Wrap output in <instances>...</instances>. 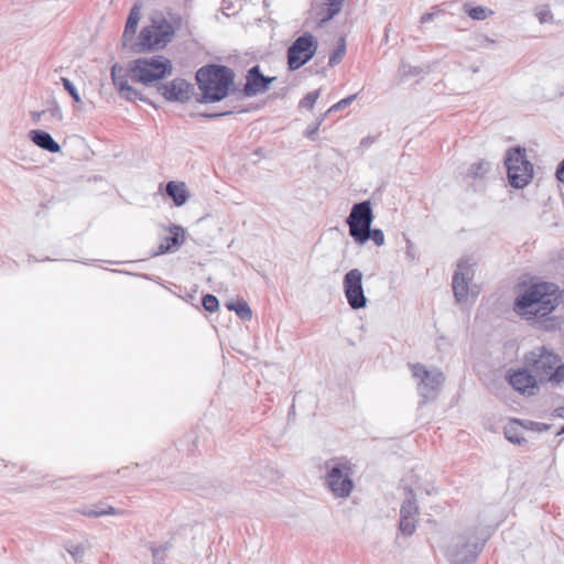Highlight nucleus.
<instances>
[{"mask_svg": "<svg viewBox=\"0 0 564 564\" xmlns=\"http://www.w3.org/2000/svg\"><path fill=\"white\" fill-rule=\"evenodd\" d=\"M561 291L550 282H541L528 288L516 300V311L520 315H534L544 317L558 305Z\"/></svg>", "mask_w": 564, "mask_h": 564, "instance_id": "1", "label": "nucleus"}, {"mask_svg": "<svg viewBox=\"0 0 564 564\" xmlns=\"http://www.w3.org/2000/svg\"><path fill=\"white\" fill-rule=\"evenodd\" d=\"M524 365L541 384L555 387L564 384V362L562 357L545 346L534 347L524 355Z\"/></svg>", "mask_w": 564, "mask_h": 564, "instance_id": "2", "label": "nucleus"}, {"mask_svg": "<svg viewBox=\"0 0 564 564\" xmlns=\"http://www.w3.org/2000/svg\"><path fill=\"white\" fill-rule=\"evenodd\" d=\"M235 79L234 72L223 65H208L200 67L196 73V80L203 97L202 102H216L227 97L229 87Z\"/></svg>", "mask_w": 564, "mask_h": 564, "instance_id": "3", "label": "nucleus"}, {"mask_svg": "<svg viewBox=\"0 0 564 564\" xmlns=\"http://www.w3.org/2000/svg\"><path fill=\"white\" fill-rule=\"evenodd\" d=\"M488 535L484 529L475 528L454 536L447 546L446 557L454 564L475 561L488 540Z\"/></svg>", "mask_w": 564, "mask_h": 564, "instance_id": "4", "label": "nucleus"}, {"mask_svg": "<svg viewBox=\"0 0 564 564\" xmlns=\"http://www.w3.org/2000/svg\"><path fill=\"white\" fill-rule=\"evenodd\" d=\"M324 485L335 498H348L355 484L351 464L344 458H332L325 462Z\"/></svg>", "mask_w": 564, "mask_h": 564, "instance_id": "5", "label": "nucleus"}, {"mask_svg": "<svg viewBox=\"0 0 564 564\" xmlns=\"http://www.w3.org/2000/svg\"><path fill=\"white\" fill-rule=\"evenodd\" d=\"M129 70L133 82L150 85L170 75L172 73V64L170 59L156 55L131 62Z\"/></svg>", "mask_w": 564, "mask_h": 564, "instance_id": "6", "label": "nucleus"}, {"mask_svg": "<svg viewBox=\"0 0 564 564\" xmlns=\"http://www.w3.org/2000/svg\"><path fill=\"white\" fill-rule=\"evenodd\" d=\"M174 36L173 26L163 21L159 24H152L141 30L138 42L131 47L135 53H143L147 51H158L166 46Z\"/></svg>", "mask_w": 564, "mask_h": 564, "instance_id": "7", "label": "nucleus"}, {"mask_svg": "<svg viewBox=\"0 0 564 564\" xmlns=\"http://www.w3.org/2000/svg\"><path fill=\"white\" fill-rule=\"evenodd\" d=\"M508 180L514 188H523L533 177V166L528 161L525 150L516 148L506 156Z\"/></svg>", "mask_w": 564, "mask_h": 564, "instance_id": "8", "label": "nucleus"}, {"mask_svg": "<svg viewBox=\"0 0 564 564\" xmlns=\"http://www.w3.org/2000/svg\"><path fill=\"white\" fill-rule=\"evenodd\" d=\"M318 41L315 35L304 32L288 48V66L296 70L310 62L316 54Z\"/></svg>", "mask_w": 564, "mask_h": 564, "instance_id": "9", "label": "nucleus"}, {"mask_svg": "<svg viewBox=\"0 0 564 564\" xmlns=\"http://www.w3.org/2000/svg\"><path fill=\"white\" fill-rule=\"evenodd\" d=\"M410 369L413 378L416 380L420 397L425 402L434 400L443 382L442 372L437 369H426L421 364H411Z\"/></svg>", "mask_w": 564, "mask_h": 564, "instance_id": "10", "label": "nucleus"}, {"mask_svg": "<svg viewBox=\"0 0 564 564\" xmlns=\"http://www.w3.org/2000/svg\"><path fill=\"white\" fill-rule=\"evenodd\" d=\"M373 221V214L369 200H364L352 205L346 223L349 227V235L356 241L365 238L364 232L369 230Z\"/></svg>", "mask_w": 564, "mask_h": 564, "instance_id": "11", "label": "nucleus"}, {"mask_svg": "<svg viewBox=\"0 0 564 564\" xmlns=\"http://www.w3.org/2000/svg\"><path fill=\"white\" fill-rule=\"evenodd\" d=\"M343 286L347 302L352 310L366 307L367 297L362 288V272L359 269H351L344 275Z\"/></svg>", "mask_w": 564, "mask_h": 564, "instance_id": "12", "label": "nucleus"}, {"mask_svg": "<svg viewBox=\"0 0 564 564\" xmlns=\"http://www.w3.org/2000/svg\"><path fill=\"white\" fill-rule=\"evenodd\" d=\"M473 279V263L463 259L457 263V269L453 276V292L456 301L462 303L468 295V283Z\"/></svg>", "mask_w": 564, "mask_h": 564, "instance_id": "13", "label": "nucleus"}, {"mask_svg": "<svg viewBox=\"0 0 564 564\" xmlns=\"http://www.w3.org/2000/svg\"><path fill=\"white\" fill-rule=\"evenodd\" d=\"M510 386L518 392L527 395H535L539 392V380L528 369H518L508 376Z\"/></svg>", "mask_w": 564, "mask_h": 564, "instance_id": "14", "label": "nucleus"}, {"mask_svg": "<svg viewBox=\"0 0 564 564\" xmlns=\"http://www.w3.org/2000/svg\"><path fill=\"white\" fill-rule=\"evenodd\" d=\"M275 77H268L261 73L258 65L252 66L246 75V84L242 88V94L246 97H254L263 94L269 89L270 84Z\"/></svg>", "mask_w": 564, "mask_h": 564, "instance_id": "15", "label": "nucleus"}, {"mask_svg": "<svg viewBox=\"0 0 564 564\" xmlns=\"http://www.w3.org/2000/svg\"><path fill=\"white\" fill-rule=\"evenodd\" d=\"M193 86L182 78H175L165 85H160L159 91L169 101L186 102L192 95Z\"/></svg>", "mask_w": 564, "mask_h": 564, "instance_id": "16", "label": "nucleus"}, {"mask_svg": "<svg viewBox=\"0 0 564 564\" xmlns=\"http://www.w3.org/2000/svg\"><path fill=\"white\" fill-rule=\"evenodd\" d=\"M111 78L122 98L129 101L142 99L140 93L129 85L128 76L122 67L113 65L111 68Z\"/></svg>", "mask_w": 564, "mask_h": 564, "instance_id": "17", "label": "nucleus"}, {"mask_svg": "<svg viewBox=\"0 0 564 564\" xmlns=\"http://www.w3.org/2000/svg\"><path fill=\"white\" fill-rule=\"evenodd\" d=\"M141 2H137L130 10L121 39L124 46L128 45V43L133 39L137 32L138 23L141 19Z\"/></svg>", "mask_w": 564, "mask_h": 564, "instance_id": "18", "label": "nucleus"}, {"mask_svg": "<svg viewBox=\"0 0 564 564\" xmlns=\"http://www.w3.org/2000/svg\"><path fill=\"white\" fill-rule=\"evenodd\" d=\"M31 141L39 148L46 150L51 153H57L61 151L59 144L53 139V137L43 130H31L29 132Z\"/></svg>", "mask_w": 564, "mask_h": 564, "instance_id": "19", "label": "nucleus"}, {"mask_svg": "<svg viewBox=\"0 0 564 564\" xmlns=\"http://www.w3.org/2000/svg\"><path fill=\"white\" fill-rule=\"evenodd\" d=\"M170 236L165 237L164 240L160 243L158 251L155 254H163L172 251L173 248H176L183 243V236H181L182 228L180 226H173L170 229Z\"/></svg>", "mask_w": 564, "mask_h": 564, "instance_id": "20", "label": "nucleus"}, {"mask_svg": "<svg viewBox=\"0 0 564 564\" xmlns=\"http://www.w3.org/2000/svg\"><path fill=\"white\" fill-rule=\"evenodd\" d=\"M165 191L176 206H183L188 199V193L184 183L171 181L166 184Z\"/></svg>", "mask_w": 564, "mask_h": 564, "instance_id": "21", "label": "nucleus"}, {"mask_svg": "<svg viewBox=\"0 0 564 564\" xmlns=\"http://www.w3.org/2000/svg\"><path fill=\"white\" fill-rule=\"evenodd\" d=\"M505 436L509 442H511L513 444H518V445L522 444V442L524 441L523 427L520 425L519 421H517V420L510 421L505 426Z\"/></svg>", "mask_w": 564, "mask_h": 564, "instance_id": "22", "label": "nucleus"}, {"mask_svg": "<svg viewBox=\"0 0 564 564\" xmlns=\"http://www.w3.org/2000/svg\"><path fill=\"white\" fill-rule=\"evenodd\" d=\"M229 311H234L242 321H250L252 318V311L246 301L229 302L226 304Z\"/></svg>", "mask_w": 564, "mask_h": 564, "instance_id": "23", "label": "nucleus"}, {"mask_svg": "<svg viewBox=\"0 0 564 564\" xmlns=\"http://www.w3.org/2000/svg\"><path fill=\"white\" fill-rule=\"evenodd\" d=\"M400 516L414 517L419 516V508L416 505V500L413 494V490H410V497H408L400 508Z\"/></svg>", "mask_w": 564, "mask_h": 564, "instance_id": "24", "label": "nucleus"}, {"mask_svg": "<svg viewBox=\"0 0 564 564\" xmlns=\"http://www.w3.org/2000/svg\"><path fill=\"white\" fill-rule=\"evenodd\" d=\"M364 237H366V238L357 239L356 242L359 245H362V243L367 242L369 239H371L373 241V243L378 247L384 245V234L381 229H378V228L372 229L370 226L369 230L364 232Z\"/></svg>", "mask_w": 564, "mask_h": 564, "instance_id": "25", "label": "nucleus"}, {"mask_svg": "<svg viewBox=\"0 0 564 564\" xmlns=\"http://www.w3.org/2000/svg\"><path fill=\"white\" fill-rule=\"evenodd\" d=\"M489 171L490 163L487 161H479L470 166L468 175L474 178H482Z\"/></svg>", "mask_w": 564, "mask_h": 564, "instance_id": "26", "label": "nucleus"}, {"mask_svg": "<svg viewBox=\"0 0 564 564\" xmlns=\"http://www.w3.org/2000/svg\"><path fill=\"white\" fill-rule=\"evenodd\" d=\"M416 520L414 517L400 516V530L404 535H412L416 529Z\"/></svg>", "mask_w": 564, "mask_h": 564, "instance_id": "27", "label": "nucleus"}, {"mask_svg": "<svg viewBox=\"0 0 564 564\" xmlns=\"http://www.w3.org/2000/svg\"><path fill=\"white\" fill-rule=\"evenodd\" d=\"M467 14L473 20L482 21L487 19L489 15H492L494 11L486 7L477 6L468 9Z\"/></svg>", "mask_w": 564, "mask_h": 564, "instance_id": "28", "label": "nucleus"}, {"mask_svg": "<svg viewBox=\"0 0 564 564\" xmlns=\"http://www.w3.org/2000/svg\"><path fill=\"white\" fill-rule=\"evenodd\" d=\"M345 54H346L345 40L340 39L337 47L334 50V52L329 56L328 65L329 66L337 65L344 58Z\"/></svg>", "mask_w": 564, "mask_h": 564, "instance_id": "29", "label": "nucleus"}, {"mask_svg": "<svg viewBox=\"0 0 564 564\" xmlns=\"http://www.w3.org/2000/svg\"><path fill=\"white\" fill-rule=\"evenodd\" d=\"M344 0H326L327 4V17L323 21L332 20L335 15H337L343 7Z\"/></svg>", "mask_w": 564, "mask_h": 564, "instance_id": "30", "label": "nucleus"}, {"mask_svg": "<svg viewBox=\"0 0 564 564\" xmlns=\"http://www.w3.org/2000/svg\"><path fill=\"white\" fill-rule=\"evenodd\" d=\"M535 17L540 23H549L553 20V14L547 6H540L535 8Z\"/></svg>", "mask_w": 564, "mask_h": 564, "instance_id": "31", "label": "nucleus"}, {"mask_svg": "<svg viewBox=\"0 0 564 564\" xmlns=\"http://www.w3.org/2000/svg\"><path fill=\"white\" fill-rule=\"evenodd\" d=\"M202 304H203L204 308L210 313L216 312L219 307V301L213 294L204 295V297L202 300Z\"/></svg>", "mask_w": 564, "mask_h": 564, "instance_id": "32", "label": "nucleus"}, {"mask_svg": "<svg viewBox=\"0 0 564 564\" xmlns=\"http://www.w3.org/2000/svg\"><path fill=\"white\" fill-rule=\"evenodd\" d=\"M318 97L319 90L311 91L300 101V106L312 110Z\"/></svg>", "mask_w": 564, "mask_h": 564, "instance_id": "33", "label": "nucleus"}, {"mask_svg": "<svg viewBox=\"0 0 564 564\" xmlns=\"http://www.w3.org/2000/svg\"><path fill=\"white\" fill-rule=\"evenodd\" d=\"M61 82L65 88V90L72 96L75 102H80V96L75 87V85L66 77H62Z\"/></svg>", "mask_w": 564, "mask_h": 564, "instance_id": "34", "label": "nucleus"}, {"mask_svg": "<svg viewBox=\"0 0 564 564\" xmlns=\"http://www.w3.org/2000/svg\"><path fill=\"white\" fill-rule=\"evenodd\" d=\"M356 99V95H350L341 100H339L338 102H336L335 105H333L328 110L327 112H325L326 115L328 112H332V111H338L340 109H344L346 108L347 106H349L354 100Z\"/></svg>", "mask_w": 564, "mask_h": 564, "instance_id": "35", "label": "nucleus"}, {"mask_svg": "<svg viewBox=\"0 0 564 564\" xmlns=\"http://www.w3.org/2000/svg\"><path fill=\"white\" fill-rule=\"evenodd\" d=\"M326 117V113L322 115L321 118L318 119V121L314 124V126H308L306 131H305V135L311 139V140H314V135L316 134L322 121L325 119Z\"/></svg>", "mask_w": 564, "mask_h": 564, "instance_id": "36", "label": "nucleus"}, {"mask_svg": "<svg viewBox=\"0 0 564 564\" xmlns=\"http://www.w3.org/2000/svg\"><path fill=\"white\" fill-rule=\"evenodd\" d=\"M150 550L153 556L154 564H163L165 562L166 553H162V550L158 549L156 546H151Z\"/></svg>", "mask_w": 564, "mask_h": 564, "instance_id": "37", "label": "nucleus"}, {"mask_svg": "<svg viewBox=\"0 0 564 564\" xmlns=\"http://www.w3.org/2000/svg\"><path fill=\"white\" fill-rule=\"evenodd\" d=\"M405 257L411 262L416 259L415 246L410 239H406Z\"/></svg>", "mask_w": 564, "mask_h": 564, "instance_id": "38", "label": "nucleus"}, {"mask_svg": "<svg viewBox=\"0 0 564 564\" xmlns=\"http://www.w3.org/2000/svg\"><path fill=\"white\" fill-rule=\"evenodd\" d=\"M100 512V516H120V514H123V510H118L111 506H106L104 505V509Z\"/></svg>", "mask_w": 564, "mask_h": 564, "instance_id": "39", "label": "nucleus"}, {"mask_svg": "<svg viewBox=\"0 0 564 564\" xmlns=\"http://www.w3.org/2000/svg\"><path fill=\"white\" fill-rule=\"evenodd\" d=\"M79 512L82 514L88 516V517H100V512L99 511H95L94 507H84V508L80 509Z\"/></svg>", "mask_w": 564, "mask_h": 564, "instance_id": "40", "label": "nucleus"}, {"mask_svg": "<svg viewBox=\"0 0 564 564\" xmlns=\"http://www.w3.org/2000/svg\"><path fill=\"white\" fill-rule=\"evenodd\" d=\"M555 175L561 183H564V160L557 165Z\"/></svg>", "mask_w": 564, "mask_h": 564, "instance_id": "41", "label": "nucleus"}, {"mask_svg": "<svg viewBox=\"0 0 564 564\" xmlns=\"http://www.w3.org/2000/svg\"><path fill=\"white\" fill-rule=\"evenodd\" d=\"M68 552L74 556H82L84 554V547L82 545H75L72 549H68Z\"/></svg>", "mask_w": 564, "mask_h": 564, "instance_id": "42", "label": "nucleus"}, {"mask_svg": "<svg viewBox=\"0 0 564 564\" xmlns=\"http://www.w3.org/2000/svg\"><path fill=\"white\" fill-rule=\"evenodd\" d=\"M173 546L171 541L165 542L164 544H161L160 546H156L158 549L162 550V553H166L169 550H171Z\"/></svg>", "mask_w": 564, "mask_h": 564, "instance_id": "43", "label": "nucleus"}, {"mask_svg": "<svg viewBox=\"0 0 564 564\" xmlns=\"http://www.w3.org/2000/svg\"><path fill=\"white\" fill-rule=\"evenodd\" d=\"M50 111L53 117H58L59 119L62 118L61 109L56 107V105Z\"/></svg>", "mask_w": 564, "mask_h": 564, "instance_id": "44", "label": "nucleus"}, {"mask_svg": "<svg viewBox=\"0 0 564 564\" xmlns=\"http://www.w3.org/2000/svg\"><path fill=\"white\" fill-rule=\"evenodd\" d=\"M42 113H43V112H33V113H32V121H33L34 123H37V122L40 121V118H41Z\"/></svg>", "mask_w": 564, "mask_h": 564, "instance_id": "45", "label": "nucleus"}, {"mask_svg": "<svg viewBox=\"0 0 564 564\" xmlns=\"http://www.w3.org/2000/svg\"><path fill=\"white\" fill-rule=\"evenodd\" d=\"M431 17H432V15H431V14H427V13H426V14H424V15H422V18H421V22H422V23H424V22L429 21V20L431 19Z\"/></svg>", "mask_w": 564, "mask_h": 564, "instance_id": "46", "label": "nucleus"}, {"mask_svg": "<svg viewBox=\"0 0 564 564\" xmlns=\"http://www.w3.org/2000/svg\"><path fill=\"white\" fill-rule=\"evenodd\" d=\"M95 511H101L104 509V503H99L94 506Z\"/></svg>", "mask_w": 564, "mask_h": 564, "instance_id": "47", "label": "nucleus"}, {"mask_svg": "<svg viewBox=\"0 0 564 564\" xmlns=\"http://www.w3.org/2000/svg\"><path fill=\"white\" fill-rule=\"evenodd\" d=\"M556 411H557V415H558V416L564 417V406H563V408L557 409Z\"/></svg>", "mask_w": 564, "mask_h": 564, "instance_id": "48", "label": "nucleus"}, {"mask_svg": "<svg viewBox=\"0 0 564 564\" xmlns=\"http://www.w3.org/2000/svg\"><path fill=\"white\" fill-rule=\"evenodd\" d=\"M219 115L218 113H214V115H209L208 117L213 118V117H218Z\"/></svg>", "mask_w": 564, "mask_h": 564, "instance_id": "49", "label": "nucleus"}, {"mask_svg": "<svg viewBox=\"0 0 564 564\" xmlns=\"http://www.w3.org/2000/svg\"><path fill=\"white\" fill-rule=\"evenodd\" d=\"M364 143H365V144H368V141H366L365 139H364V140H361V144H364Z\"/></svg>", "mask_w": 564, "mask_h": 564, "instance_id": "50", "label": "nucleus"}, {"mask_svg": "<svg viewBox=\"0 0 564 564\" xmlns=\"http://www.w3.org/2000/svg\"><path fill=\"white\" fill-rule=\"evenodd\" d=\"M364 143H365V144H368V141H366L365 139H364V140H361V144H364Z\"/></svg>", "mask_w": 564, "mask_h": 564, "instance_id": "51", "label": "nucleus"}, {"mask_svg": "<svg viewBox=\"0 0 564 564\" xmlns=\"http://www.w3.org/2000/svg\"><path fill=\"white\" fill-rule=\"evenodd\" d=\"M564 433V426L561 429L560 434Z\"/></svg>", "mask_w": 564, "mask_h": 564, "instance_id": "52", "label": "nucleus"}, {"mask_svg": "<svg viewBox=\"0 0 564 564\" xmlns=\"http://www.w3.org/2000/svg\"><path fill=\"white\" fill-rule=\"evenodd\" d=\"M405 490H409V491H410V490H412V489H411V488H409V487H405Z\"/></svg>", "mask_w": 564, "mask_h": 564, "instance_id": "53", "label": "nucleus"}]
</instances>
